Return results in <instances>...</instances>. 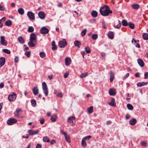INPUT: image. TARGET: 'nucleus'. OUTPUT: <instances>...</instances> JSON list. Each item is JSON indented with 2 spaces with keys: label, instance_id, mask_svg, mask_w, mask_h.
I'll return each instance as SVG.
<instances>
[{
  "label": "nucleus",
  "instance_id": "obj_1",
  "mask_svg": "<svg viewBox=\"0 0 148 148\" xmlns=\"http://www.w3.org/2000/svg\"><path fill=\"white\" fill-rule=\"evenodd\" d=\"M99 12L103 16H108L112 12V11L110 10L109 6L107 5L101 7L99 10Z\"/></svg>",
  "mask_w": 148,
  "mask_h": 148
},
{
  "label": "nucleus",
  "instance_id": "obj_2",
  "mask_svg": "<svg viewBox=\"0 0 148 148\" xmlns=\"http://www.w3.org/2000/svg\"><path fill=\"white\" fill-rule=\"evenodd\" d=\"M36 36L34 33H32L30 35L29 42L28 43V45L30 47H35L36 43Z\"/></svg>",
  "mask_w": 148,
  "mask_h": 148
},
{
  "label": "nucleus",
  "instance_id": "obj_3",
  "mask_svg": "<svg viewBox=\"0 0 148 148\" xmlns=\"http://www.w3.org/2000/svg\"><path fill=\"white\" fill-rule=\"evenodd\" d=\"M42 88L44 93L46 96H48L49 91L47 86L46 83L45 82H43L42 84Z\"/></svg>",
  "mask_w": 148,
  "mask_h": 148
},
{
  "label": "nucleus",
  "instance_id": "obj_4",
  "mask_svg": "<svg viewBox=\"0 0 148 148\" xmlns=\"http://www.w3.org/2000/svg\"><path fill=\"white\" fill-rule=\"evenodd\" d=\"M67 45V42L64 39H62L59 41L58 44L60 48H64Z\"/></svg>",
  "mask_w": 148,
  "mask_h": 148
},
{
  "label": "nucleus",
  "instance_id": "obj_5",
  "mask_svg": "<svg viewBox=\"0 0 148 148\" xmlns=\"http://www.w3.org/2000/svg\"><path fill=\"white\" fill-rule=\"evenodd\" d=\"M22 112V110L21 108H18L16 110V111L14 112V114L15 116L19 118H23V117L21 114Z\"/></svg>",
  "mask_w": 148,
  "mask_h": 148
},
{
  "label": "nucleus",
  "instance_id": "obj_6",
  "mask_svg": "<svg viewBox=\"0 0 148 148\" xmlns=\"http://www.w3.org/2000/svg\"><path fill=\"white\" fill-rule=\"evenodd\" d=\"M16 97V95L15 92L12 94L9 95L8 96V100L10 101H13L15 100Z\"/></svg>",
  "mask_w": 148,
  "mask_h": 148
},
{
  "label": "nucleus",
  "instance_id": "obj_7",
  "mask_svg": "<svg viewBox=\"0 0 148 148\" xmlns=\"http://www.w3.org/2000/svg\"><path fill=\"white\" fill-rule=\"evenodd\" d=\"M17 120L13 118H10L8 119L7 121V124L9 125H12L16 123Z\"/></svg>",
  "mask_w": 148,
  "mask_h": 148
},
{
  "label": "nucleus",
  "instance_id": "obj_8",
  "mask_svg": "<svg viewBox=\"0 0 148 148\" xmlns=\"http://www.w3.org/2000/svg\"><path fill=\"white\" fill-rule=\"evenodd\" d=\"M61 132L62 134L64 135L66 141L68 143H70L71 142V140L69 136L67 135L66 133L64 132L63 130H61Z\"/></svg>",
  "mask_w": 148,
  "mask_h": 148
},
{
  "label": "nucleus",
  "instance_id": "obj_9",
  "mask_svg": "<svg viewBox=\"0 0 148 148\" xmlns=\"http://www.w3.org/2000/svg\"><path fill=\"white\" fill-rule=\"evenodd\" d=\"M0 41L1 44L4 46H6L7 45L8 42L5 40V37L4 36H0Z\"/></svg>",
  "mask_w": 148,
  "mask_h": 148
},
{
  "label": "nucleus",
  "instance_id": "obj_10",
  "mask_svg": "<svg viewBox=\"0 0 148 148\" xmlns=\"http://www.w3.org/2000/svg\"><path fill=\"white\" fill-rule=\"evenodd\" d=\"M27 16L29 18L30 20H34L35 19V16L34 14L31 11H28L27 12Z\"/></svg>",
  "mask_w": 148,
  "mask_h": 148
},
{
  "label": "nucleus",
  "instance_id": "obj_11",
  "mask_svg": "<svg viewBox=\"0 0 148 148\" xmlns=\"http://www.w3.org/2000/svg\"><path fill=\"white\" fill-rule=\"evenodd\" d=\"M75 116H71L69 117L67 120V121L68 122L71 123L72 125L73 126L75 125L73 121L75 120Z\"/></svg>",
  "mask_w": 148,
  "mask_h": 148
},
{
  "label": "nucleus",
  "instance_id": "obj_12",
  "mask_svg": "<svg viewBox=\"0 0 148 148\" xmlns=\"http://www.w3.org/2000/svg\"><path fill=\"white\" fill-rule=\"evenodd\" d=\"M49 30L45 27H42L40 30V32L42 34H46L49 32Z\"/></svg>",
  "mask_w": 148,
  "mask_h": 148
},
{
  "label": "nucleus",
  "instance_id": "obj_13",
  "mask_svg": "<svg viewBox=\"0 0 148 148\" xmlns=\"http://www.w3.org/2000/svg\"><path fill=\"white\" fill-rule=\"evenodd\" d=\"M38 16L41 19H44L45 18L46 14L44 12L40 11L38 13Z\"/></svg>",
  "mask_w": 148,
  "mask_h": 148
},
{
  "label": "nucleus",
  "instance_id": "obj_14",
  "mask_svg": "<svg viewBox=\"0 0 148 148\" xmlns=\"http://www.w3.org/2000/svg\"><path fill=\"white\" fill-rule=\"evenodd\" d=\"M109 94L111 96H115L116 94V92L115 90L113 88H110L108 92Z\"/></svg>",
  "mask_w": 148,
  "mask_h": 148
},
{
  "label": "nucleus",
  "instance_id": "obj_15",
  "mask_svg": "<svg viewBox=\"0 0 148 148\" xmlns=\"http://www.w3.org/2000/svg\"><path fill=\"white\" fill-rule=\"evenodd\" d=\"M115 101V99L113 98H112L111 101L110 102H108V104L110 106L115 107L116 106V103Z\"/></svg>",
  "mask_w": 148,
  "mask_h": 148
},
{
  "label": "nucleus",
  "instance_id": "obj_16",
  "mask_svg": "<svg viewBox=\"0 0 148 148\" xmlns=\"http://www.w3.org/2000/svg\"><path fill=\"white\" fill-rule=\"evenodd\" d=\"M39 132L38 130H37L35 131H34L33 130H30L28 131V132L31 135H33L35 134H38Z\"/></svg>",
  "mask_w": 148,
  "mask_h": 148
},
{
  "label": "nucleus",
  "instance_id": "obj_17",
  "mask_svg": "<svg viewBox=\"0 0 148 148\" xmlns=\"http://www.w3.org/2000/svg\"><path fill=\"white\" fill-rule=\"evenodd\" d=\"M65 65L67 66L70 65L71 62V60L70 58L66 57L65 59Z\"/></svg>",
  "mask_w": 148,
  "mask_h": 148
},
{
  "label": "nucleus",
  "instance_id": "obj_18",
  "mask_svg": "<svg viewBox=\"0 0 148 148\" xmlns=\"http://www.w3.org/2000/svg\"><path fill=\"white\" fill-rule=\"evenodd\" d=\"M137 62L138 64L141 67H143L144 66V62L142 59L140 58L138 59L137 60Z\"/></svg>",
  "mask_w": 148,
  "mask_h": 148
},
{
  "label": "nucleus",
  "instance_id": "obj_19",
  "mask_svg": "<svg viewBox=\"0 0 148 148\" xmlns=\"http://www.w3.org/2000/svg\"><path fill=\"white\" fill-rule=\"evenodd\" d=\"M5 59L4 57L0 58V68L2 67L5 64Z\"/></svg>",
  "mask_w": 148,
  "mask_h": 148
},
{
  "label": "nucleus",
  "instance_id": "obj_20",
  "mask_svg": "<svg viewBox=\"0 0 148 148\" xmlns=\"http://www.w3.org/2000/svg\"><path fill=\"white\" fill-rule=\"evenodd\" d=\"M148 82H138L137 83V85L138 87H141L143 86H144L145 85H146L148 84Z\"/></svg>",
  "mask_w": 148,
  "mask_h": 148
},
{
  "label": "nucleus",
  "instance_id": "obj_21",
  "mask_svg": "<svg viewBox=\"0 0 148 148\" xmlns=\"http://www.w3.org/2000/svg\"><path fill=\"white\" fill-rule=\"evenodd\" d=\"M121 25V22L120 21H119L118 22L115 23L114 25V27L115 28L118 29L120 28Z\"/></svg>",
  "mask_w": 148,
  "mask_h": 148
},
{
  "label": "nucleus",
  "instance_id": "obj_22",
  "mask_svg": "<svg viewBox=\"0 0 148 148\" xmlns=\"http://www.w3.org/2000/svg\"><path fill=\"white\" fill-rule=\"evenodd\" d=\"M32 91L33 94L35 95L38 94V90L37 87H34Z\"/></svg>",
  "mask_w": 148,
  "mask_h": 148
},
{
  "label": "nucleus",
  "instance_id": "obj_23",
  "mask_svg": "<svg viewBox=\"0 0 148 148\" xmlns=\"http://www.w3.org/2000/svg\"><path fill=\"white\" fill-rule=\"evenodd\" d=\"M114 78V75L112 71H110V81L112 82Z\"/></svg>",
  "mask_w": 148,
  "mask_h": 148
},
{
  "label": "nucleus",
  "instance_id": "obj_24",
  "mask_svg": "<svg viewBox=\"0 0 148 148\" xmlns=\"http://www.w3.org/2000/svg\"><path fill=\"white\" fill-rule=\"evenodd\" d=\"M52 49L53 51L57 49V46L56 45L54 41H53L52 43Z\"/></svg>",
  "mask_w": 148,
  "mask_h": 148
},
{
  "label": "nucleus",
  "instance_id": "obj_25",
  "mask_svg": "<svg viewBox=\"0 0 148 148\" xmlns=\"http://www.w3.org/2000/svg\"><path fill=\"white\" fill-rule=\"evenodd\" d=\"M74 44L75 46L78 48H79L81 45V43L78 40H77L75 41L74 42Z\"/></svg>",
  "mask_w": 148,
  "mask_h": 148
},
{
  "label": "nucleus",
  "instance_id": "obj_26",
  "mask_svg": "<svg viewBox=\"0 0 148 148\" xmlns=\"http://www.w3.org/2000/svg\"><path fill=\"white\" fill-rule=\"evenodd\" d=\"M108 38L110 39H113L114 38V34L113 32L111 31L108 34Z\"/></svg>",
  "mask_w": 148,
  "mask_h": 148
},
{
  "label": "nucleus",
  "instance_id": "obj_27",
  "mask_svg": "<svg viewBox=\"0 0 148 148\" xmlns=\"http://www.w3.org/2000/svg\"><path fill=\"white\" fill-rule=\"evenodd\" d=\"M140 5L138 4H132V7L134 9L137 10L140 8Z\"/></svg>",
  "mask_w": 148,
  "mask_h": 148
},
{
  "label": "nucleus",
  "instance_id": "obj_28",
  "mask_svg": "<svg viewBox=\"0 0 148 148\" xmlns=\"http://www.w3.org/2000/svg\"><path fill=\"white\" fill-rule=\"evenodd\" d=\"M91 14L93 17H96L97 16L98 13L96 11L93 10L91 12Z\"/></svg>",
  "mask_w": 148,
  "mask_h": 148
},
{
  "label": "nucleus",
  "instance_id": "obj_29",
  "mask_svg": "<svg viewBox=\"0 0 148 148\" xmlns=\"http://www.w3.org/2000/svg\"><path fill=\"white\" fill-rule=\"evenodd\" d=\"M137 121L135 119H131L129 121L130 124L132 125H134L136 123Z\"/></svg>",
  "mask_w": 148,
  "mask_h": 148
},
{
  "label": "nucleus",
  "instance_id": "obj_30",
  "mask_svg": "<svg viewBox=\"0 0 148 148\" xmlns=\"http://www.w3.org/2000/svg\"><path fill=\"white\" fill-rule=\"evenodd\" d=\"M18 40L19 42L21 44H23L25 42L22 36H19L18 38Z\"/></svg>",
  "mask_w": 148,
  "mask_h": 148
},
{
  "label": "nucleus",
  "instance_id": "obj_31",
  "mask_svg": "<svg viewBox=\"0 0 148 148\" xmlns=\"http://www.w3.org/2000/svg\"><path fill=\"white\" fill-rule=\"evenodd\" d=\"M93 106H91L87 109V111L89 114L92 113L93 112Z\"/></svg>",
  "mask_w": 148,
  "mask_h": 148
},
{
  "label": "nucleus",
  "instance_id": "obj_32",
  "mask_svg": "<svg viewBox=\"0 0 148 148\" xmlns=\"http://www.w3.org/2000/svg\"><path fill=\"white\" fill-rule=\"evenodd\" d=\"M5 24L6 26H10L12 24V22L10 20H8L5 22Z\"/></svg>",
  "mask_w": 148,
  "mask_h": 148
},
{
  "label": "nucleus",
  "instance_id": "obj_33",
  "mask_svg": "<svg viewBox=\"0 0 148 148\" xmlns=\"http://www.w3.org/2000/svg\"><path fill=\"white\" fill-rule=\"evenodd\" d=\"M18 12L21 15H23L24 13V10L22 8H19L18 9Z\"/></svg>",
  "mask_w": 148,
  "mask_h": 148
},
{
  "label": "nucleus",
  "instance_id": "obj_34",
  "mask_svg": "<svg viewBox=\"0 0 148 148\" xmlns=\"http://www.w3.org/2000/svg\"><path fill=\"white\" fill-rule=\"evenodd\" d=\"M43 140L44 142L49 143L50 142L49 138L47 136H45L43 137Z\"/></svg>",
  "mask_w": 148,
  "mask_h": 148
},
{
  "label": "nucleus",
  "instance_id": "obj_35",
  "mask_svg": "<svg viewBox=\"0 0 148 148\" xmlns=\"http://www.w3.org/2000/svg\"><path fill=\"white\" fill-rule=\"evenodd\" d=\"M88 73L86 72L81 74L80 75V77L81 78H84L88 75Z\"/></svg>",
  "mask_w": 148,
  "mask_h": 148
},
{
  "label": "nucleus",
  "instance_id": "obj_36",
  "mask_svg": "<svg viewBox=\"0 0 148 148\" xmlns=\"http://www.w3.org/2000/svg\"><path fill=\"white\" fill-rule=\"evenodd\" d=\"M34 30V28L32 26H30L28 27L27 29V31L29 32H32Z\"/></svg>",
  "mask_w": 148,
  "mask_h": 148
},
{
  "label": "nucleus",
  "instance_id": "obj_37",
  "mask_svg": "<svg viewBox=\"0 0 148 148\" xmlns=\"http://www.w3.org/2000/svg\"><path fill=\"white\" fill-rule=\"evenodd\" d=\"M86 140L82 139V141L81 144L83 146L86 147L87 146L86 143L85 141Z\"/></svg>",
  "mask_w": 148,
  "mask_h": 148
},
{
  "label": "nucleus",
  "instance_id": "obj_38",
  "mask_svg": "<svg viewBox=\"0 0 148 148\" xmlns=\"http://www.w3.org/2000/svg\"><path fill=\"white\" fill-rule=\"evenodd\" d=\"M143 37L145 40H148V34L144 33L143 35Z\"/></svg>",
  "mask_w": 148,
  "mask_h": 148
},
{
  "label": "nucleus",
  "instance_id": "obj_39",
  "mask_svg": "<svg viewBox=\"0 0 148 148\" xmlns=\"http://www.w3.org/2000/svg\"><path fill=\"white\" fill-rule=\"evenodd\" d=\"M85 50L86 52L87 53H89L91 52V50L90 48L88 47H85Z\"/></svg>",
  "mask_w": 148,
  "mask_h": 148
},
{
  "label": "nucleus",
  "instance_id": "obj_40",
  "mask_svg": "<svg viewBox=\"0 0 148 148\" xmlns=\"http://www.w3.org/2000/svg\"><path fill=\"white\" fill-rule=\"evenodd\" d=\"M122 25L124 26H127L128 25V24L127 21L125 20H123L122 21Z\"/></svg>",
  "mask_w": 148,
  "mask_h": 148
},
{
  "label": "nucleus",
  "instance_id": "obj_41",
  "mask_svg": "<svg viewBox=\"0 0 148 148\" xmlns=\"http://www.w3.org/2000/svg\"><path fill=\"white\" fill-rule=\"evenodd\" d=\"M127 108L130 110H132L134 108L132 105L130 104H127Z\"/></svg>",
  "mask_w": 148,
  "mask_h": 148
},
{
  "label": "nucleus",
  "instance_id": "obj_42",
  "mask_svg": "<svg viewBox=\"0 0 148 148\" xmlns=\"http://www.w3.org/2000/svg\"><path fill=\"white\" fill-rule=\"evenodd\" d=\"M57 116L56 115H53L51 118V120L52 122H54L56 120Z\"/></svg>",
  "mask_w": 148,
  "mask_h": 148
},
{
  "label": "nucleus",
  "instance_id": "obj_43",
  "mask_svg": "<svg viewBox=\"0 0 148 148\" xmlns=\"http://www.w3.org/2000/svg\"><path fill=\"white\" fill-rule=\"evenodd\" d=\"M87 32V29H84L81 32L82 36H84L86 34Z\"/></svg>",
  "mask_w": 148,
  "mask_h": 148
},
{
  "label": "nucleus",
  "instance_id": "obj_44",
  "mask_svg": "<svg viewBox=\"0 0 148 148\" xmlns=\"http://www.w3.org/2000/svg\"><path fill=\"white\" fill-rule=\"evenodd\" d=\"M31 103L32 105L34 107L35 106V105L36 104V101L34 99H33L31 101Z\"/></svg>",
  "mask_w": 148,
  "mask_h": 148
},
{
  "label": "nucleus",
  "instance_id": "obj_45",
  "mask_svg": "<svg viewBox=\"0 0 148 148\" xmlns=\"http://www.w3.org/2000/svg\"><path fill=\"white\" fill-rule=\"evenodd\" d=\"M98 37V35L96 34H92V38L93 40H96Z\"/></svg>",
  "mask_w": 148,
  "mask_h": 148
},
{
  "label": "nucleus",
  "instance_id": "obj_46",
  "mask_svg": "<svg viewBox=\"0 0 148 148\" xmlns=\"http://www.w3.org/2000/svg\"><path fill=\"white\" fill-rule=\"evenodd\" d=\"M40 56L41 58H43L46 56V54L44 52H41L40 53Z\"/></svg>",
  "mask_w": 148,
  "mask_h": 148
},
{
  "label": "nucleus",
  "instance_id": "obj_47",
  "mask_svg": "<svg viewBox=\"0 0 148 148\" xmlns=\"http://www.w3.org/2000/svg\"><path fill=\"white\" fill-rule=\"evenodd\" d=\"M128 25H129L130 27L132 29H133L134 28V25L132 23H128Z\"/></svg>",
  "mask_w": 148,
  "mask_h": 148
},
{
  "label": "nucleus",
  "instance_id": "obj_48",
  "mask_svg": "<svg viewBox=\"0 0 148 148\" xmlns=\"http://www.w3.org/2000/svg\"><path fill=\"white\" fill-rule=\"evenodd\" d=\"M2 51L6 53H7L8 54H10V51L7 49H4L2 50Z\"/></svg>",
  "mask_w": 148,
  "mask_h": 148
},
{
  "label": "nucleus",
  "instance_id": "obj_49",
  "mask_svg": "<svg viewBox=\"0 0 148 148\" xmlns=\"http://www.w3.org/2000/svg\"><path fill=\"white\" fill-rule=\"evenodd\" d=\"M5 9V8L4 5H1L0 4V10L3 11Z\"/></svg>",
  "mask_w": 148,
  "mask_h": 148
},
{
  "label": "nucleus",
  "instance_id": "obj_50",
  "mask_svg": "<svg viewBox=\"0 0 148 148\" xmlns=\"http://www.w3.org/2000/svg\"><path fill=\"white\" fill-rule=\"evenodd\" d=\"M91 138V136L90 135L86 137H84L83 139H84L85 140H89L90 138Z\"/></svg>",
  "mask_w": 148,
  "mask_h": 148
},
{
  "label": "nucleus",
  "instance_id": "obj_51",
  "mask_svg": "<svg viewBox=\"0 0 148 148\" xmlns=\"http://www.w3.org/2000/svg\"><path fill=\"white\" fill-rule=\"evenodd\" d=\"M57 97H60L61 98L63 96V94L62 92H60L58 93L56 95Z\"/></svg>",
  "mask_w": 148,
  "mask_h": 148
},
{
  "label": "nucleus",
  "instance_id": "obj_52",
  "mask_svg": "<svg viewBox=\"0 0 148 148\" xmlns=\"http://www.w3.org/2000/svg\"><path fill=\"white\" fill-rule=\"evenodd\" d=\"M69 75V73L68 72H66L64 74V77L65 78H67L68 77Z\"/></svg>",
  "mask_w": 148,
  "mask_h": 148
},
{
  "label": "nucleus",
  "instance_id": "obj_53",
  "mask_svg": "<svg viewBox=\"0 0 148 148\" xmlns=\"http://www.w3.org/2000/svg\"><path fill=\"white\" fill-rule=\"evenodd\" d=\"M25 54L27 57H29L30 55V51H27L26 52Z\"/></svg>",
  "mask_w": 148,
  "mask_h": 148
},
{
  "label": "nucleus",
  "instance_id": "obj_54",
  "mask_svg": "<svg viewBox=\"0 0 148 148\" xmlns=\"http://www.w3.org/2000/svg\"><path fill=\"white\" fill-rule=\"evenodd\" d=\"M130 117L131 116L130 115H129L128 114H127L125 116V119L126 120H128L129 119Z\"/></svg>",
  "mask_w": 148,
  "mask_h": 148
},
{
  "label": "nucleus",
  "instance_id": "obj_55",
  "mask_svg": "<svg viewBox=\"0 0 148 148\" xmlns=\"http://www.w3.org/2000/svg\"><path fill=\"white\" fill-rule=\"evenodd\" d=\"M141 145L142 146L145 147L147 145V143L146 142L143 141L142 142Z\"/></svg>",
  "mask_w": 148,
  "mask_h": 148
},
{
  "label": "nucleus",
  "instance_id": "obj_56",
  "mask_svg": "<svg viewBox=\"0 0 148 148\" xmlns=\"http://www.w3.org/2000/svg\"><path fill=\"white\" fill-rule=\"evenodd\" d=\"M14 61L16 63H17L19 60V59L18 57L17 56H15V58H14Z\"/></svg>",
  "mask_w": 148,
  "mask_h": 148
},
{
  "label": "nucleus",
  "instance_id": "obj_57",
  "mask_svg": "<svg viewBox=\"0 0 148 148\" xmlns=\"http://www.w3.org/2000/svg\"><path fill=\"white\" fill-rule=\"evenodd\" d=\"M144 78L145 79H147L148 78V72H147L145 73L144 74Z\"/></svg>",
  "mask_w": 148,
  "mask_h": 148
},
{
  "label": "nucleus",
  "instance_id": "obj_58",
  "mask_svg": "<svg viewBox=\"0 0 148 148\" xmlns=\"http://www.w3.org/2000/svg\"><path fill=\"white\" fill-rule=\"evenodd\" d=\"M42 147L41 145L39 143L37 144L36 148H41Z\"/></svg>",
  "mask_w": 148,
  "mask_h": 148
},
{
  "label": "nucleus",
  "instance_id": "obj_59",
  "mask_svg": "<svg viewBox=\"0 0 148 148\" xmlns=\"http://www.w3.org/2000/svg\"><path fill=\"white\" fill-rule=\"evenodd\" d=\"M45 120L44 119H41L40 121V123L41 124H43L45 123Z\"/></svg>",
  "mask_w": 148,
  "mask_h": 148
},
{
  "label": "nucleus",
  "instance_id": "obj_60",
  "mask_svg": "<svg viewBox=\"0 0 148 148\" xmlns=\"http://www.w3.org/2000/svg\"><path fill=\"white\" fill-rule=\"evenodd\" d=\"M62 4L61 2H58V6L59 7H62Z\"/></svg>",
  "mask_w": 148,
  "mask_h": 148
},
{
  "label": "nucleus",
  "instance_id": "obj_61",
  "mask_svg": "<svg viewBox=\"0 0 148 148\" xmlns=\"http://www.w3.org/2000/svg\"><path fill=\"white\" fill-rule=\"evenodd\" d=\"M132 42L133 43L134 42V44H136L137 43V41L134 39V38H132Z\"/></svg>",
  "mask_w": 148,
  "mask_h": 148
},
{
  "label": "nucleus",
  "instance_id": "obj_62",
  "mask_svg": "<svg viewBox=\"0 0 148 148\" xmlns=\"http://www.w3.org/2000/svg\"><path fill=\"white\" fill-rule=\"evenodd\" d=\"M53 75H51L48 76V77L50 80L52 79L53 78Z\"/></svg>",
  "mask_w": 148,
  "mask_h": 148
},
{
  "label": "nucleus",
  "instance_id": "obj_63",
  "mask_svg": "<svg viewBox=\"0 0 148 148\" xmlns=\"http://www.w3.org/2000/svg\"><path fill=\"white\" fill-rule=\"evenodd\" d=\"M4 84L3 83H1L0 84V88H1L4 87Z\"/></svg>",
  "mask_w": 148,
  "mask_h": 148
},
{
  "label": "nucleus",
  "instance_id": "obj_64",
  "mask_svg": "<svg viewBox=\"0 0 148 148\" xmlns=\"http://www.w3.org/2000/svg\"><path fill=\"white\" fill-rule=\"evenodd\" d=\"M5 20H6L5 18V17H3L0 20L2 22H3L5 21Z\"/></svg>",
  "mask_w": 148,
  "mask_h": 148
}]
</instances>
